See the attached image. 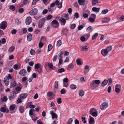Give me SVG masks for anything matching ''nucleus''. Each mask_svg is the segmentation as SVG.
I'll list each match as a JSON object with an SVG mask.
<instances>
[{"label": "nucleus", "instance_id": "obj_1", "mask_svg": "<svg viewBox=\"0 0 124 124\" xmlns=\"http://www.w3.org/2000/svg\"><path fill=\"white\" fill-rule=\"evenodd\" d=\"M59 21L61 24L62 25H64L66 23V20L69 19V15L68 14H63L61 16V17H59Z\"/></svg>", "mask_w": 124, "mask_h": 124}, {"label": "nucleus", "instance_id": "obj_2", "mask_svg": "<svg viewBox=\"0 0 124 124\" xmlns=\"http://www.w3.org/2000/svg\"><path fill=\"white\" fill-rule=\"evenodd\" d=\"M51 24L53 27L57 28L59 26V23L57 21L55 20H53L51 23Z\"/></svg>", "mask_w": 124, "mask_h": 124}, {"label": "nucleus", "instance_id": "obj_3", "mask_svg": "<svg viewBox=\"0 0 124 124\" xmlns=\"http://www.w3.org/2000/svg\"><path fill=\"white\" fill-rule=\"evenodd\" d=\"M46 19L45 18H42L40 20L38 23V27L39 28H41L45 23Z\"/></svg>", "mask_w": 124, "mask_h": 124}, {"label": "nucleus", "instance_id": "obj_4", "mask_svg": "<svg viewBox=\"0 0 124 124\" xmlns=\"http://www.w3.org/2000/svg\"><path fill=\"white\" fill-rule=\"evenodd\" d=\"M7 27V23L5 21H3L0 24V28L3 30L5 29Z\"/></svg>", "mask_w": 124, "mask_h": 124}, {"label": "nucleus", "instance_id": "obj_5", "mask_svg": "<svg viewBox=\"0 0 124 124\" xmlns=\"http://www.w3.org/2000/svg\"><path fill=\"white\" fill-rule=\"evenodd\" d=\"M38 9L36 8L33 9L29 12V14L31 15H35L38 13Z\"/></svg>", "mask_w": 124, "mask_h": 124}, {"label": "nucleus", "instance_id": "obj_6", "mask_svg": "<svg viewBox=\"0 0 124 124\" xmlns=\"http://www.w3.org/2000/svg\"><path fill=\"white\" fill-rule=\"evenodd\" d=\"M108 104L106 102H104L101 104L100 106V108L102 110L105 109L108 106Z\"/></svg>", "mask_w": 124, "mask_h": 124}, {"label": "nucleus", "instance_id": "obj_7", "mask_svg": "<svg viewBox=\"0 0 124 124\" xmlns=\"http://www.w3.org/2000/svg\"><path fill=\"white\" fill-rule=\"evenodd\" d=\"M68 32V30L67 27L63 28L61 31V34L62 35H67Z\"/></svg>", "mask_w": 124, "mask_h": 124}, {"label": "nucleus", "instance_id": "obj_8", "mask_svg": "<svg viewBox=\"0 0 124 124\" xmlns=\"http://www.w3.org/2000/svg\"><path fill=\"white\" fill-rule=\"evenodd\" d=\"M69 80L67 78H64L63 80V86L67 87L68 86Z\"/></svg>", "mask_w": 124, "mask_h": 124}, {"label": "nucleus", "instance_id": "obj_9", "mask_svg": "<svg viewBox=\"0 0 124 124\" xmlns=\"http://www.w3.org/2000/svg\"><path fill=\"white\" fill-rule=\"evenodd\" d=\"M10 84L11 88L15 87L17 85L16 82L15 80L13 79H12L11 80Z\"/></svg>", "mask_w": 124, "mask_h": 124}, {"label": "nucleus", "instance_id": "obj_10", "mask_svg": "<svg viewBox=\"0 0 124 124\" xmlns=\"http://www.w3.org/2000/svg\"><path fill=\"white\" fill-rule=\"evenodd\" d=\"M32 22V19L31 17H27L25 20V23L27 25H29Z\"/></svg>", "mask_w": 124, "mask_h": 124}, {"label": "nucleus", "instance_id": "obj_11", "mask_svg": "<svg viewBox=\"0 0 124 124\" xmlns=\"http://www.w3.org/2000/svg\"><path fill=\"white\" fill-rule=\"evenodd\" d=\"M53 95V93L50 92H48L46 94L48 100H50L53 99V98H51V97Z\"/></svg>", "mask_w": 124, "mask_h": 124}, {"label": "nucleus", "instance_id": "obj_12", "mask_svg": "<svg viewBox=\"0 0 124 124\" xmlns=\"http://www.w3.org/2000/svg\"><path fill=\"white\" fill-rule=\"evenodd\" d=\"M26 72L25 69H23L21 70L19 72V74L22 76H24L26 75Z\"/></svg>", "mask_w": 124, "mask_h": 124}, {"label": "nucleus", "instance_id": "obj_13", "mask_svg": "<svg viewBox=\"0 0 124 124\" xmlns=\"http://www.w3.org/2000/svg\"><path fill=\"white\" fill-rule=\"evenodd\" d=\"M108 53V52L105 49H103L101 51V53L104 56H106Z\"/></svg>", "mask_w": 124, "mask_h": 124}, {"label": "nucleus", "instance_id": "obj_14", "mask_svg": "<svg viewBox=\"0 0 124 124\" xmlns=\"http://www.w3.org/2000/svg\"><path fill=\"white\" fill-rule=\"evenodd\" d=\"M110 19L107 17H105L103 18L102 21V23H108L110 21Z\"/></svg>", "mask_w": 124, "mask_h": 124}, {"label": "nucleus", "instance_id": "obj_15", "mask_svg": "<svg viewBox=\"0 0 124 124\" xmlns=\"http://www.w3.org/2000/svg\"><path fill=\"white\" fill-rule=\"evenodd\" d=\"M97 87H98L101 82V81L99 80H94L93 81Z\"/></svg>", "mask_w": 124, "mask_h": 124}, {"label": "nucleus", "instance_id": "obj_16", "mask_svg": "<svg viewBox=\"0 0 124 124\" xmlns=\"http://www.w3.org/2000/svg\"><path fill=\"white\" fill-rule=\"evenodd\" d=\"M90 86L92 89H94L97 87L93 81L90 83Z\"/></svg>", "mask_w": 124, "mask_h": 124}, {"label": "nucleus", "instance_id": "obj_17", "mask_svg": "<svg viewBox=\"0 0 124 124\" xmlns=\"http://www.w3.org/2000/svg\"><path fill=\"white\" fill-rule=\"evenodd\" d=\"M0 111L2 112L7 113L8 112L9 110L7 108L4 107H2L0 108Z\"/></svg>", "mask_w": 124, "mask_h": 124}, {"label": "nucleus", "instance_id": "obj_18", "mask_svg": "<svg viewBox=\"0 0 124 124\" xmlns=\"http://www.w3.org/2000/svg\"><path fill=\"white\" fill-rule=\"evenodd\" d=\"M119 85L118 84L116 85L115 86V91L116 93H118L120 92L121 90L120 89L118 88Z\"/></svg>", "mask_w": 124, "mask_h": 124}, {"label": "nucleus", "instance_id": "obj_19", "mask_svg": "<svg viewBox=\"0 0 124 124\" xmlns=\"http://www.w3.org/2000/svg\"><path fill=\"white\" fill-rule=\"evenodd\" d=\"M27 96V94L26 93H23L20 95V97L21 99H24Z\"/></svg>", "mask_w": 124, "mask_h": 124}, {"label": "nucleus", "instance_id": "obj_20", "mask_svg": "<svg viewBox=\"0 0 124 124\" xmlns=\"http://www.w3.org/2000/svg\"><path fill=\"white\" fill-rule=\"evenodd\" d=\"M108 82V81L107 80L105 79L101 83V85L102 87H104L106 85Z\"/></svg>", "mask_w": 124, "mask_h": 124}, {"label": "nucleus", "instance_id": "obj_21", "mask_svg": "<svg viewBox=\"0 0 124 124\" xmlns=\"http://www.w3.org/2000/svg\"><path fill=\"white\" fill-rule=\"evenodd\" d=\"M27 40H28L30 41L32 39V36L31 34L29 33L28 34L27 36Z\"/></svg>", "mask_w": 124, "mask_h": 124}, {"label": "nucleus", "instance_id": "obj_22", "mask_svg": "<svg viewBox=\"0 0 124 124\" xmlns=\"http://www.w3.org/2000/svg\"><path fill=\"white\" fill-rule=\"evenodd\" d=\"M22 89V88L20 86H17L15 88V90H16V92L17 93H19Z\"/></svg>", "mask_w": 124, "mask_h": 124}, {"label": "nucleus", "instance_id": "obj_23", "mask_svg": "<svg viewBox=\"0 0 124 124\" xmlns=\"http://www.w3.org/2000/svg\"><path fill=\"white\" fill-rule=\"evenodd\" d=\"M90 119L89 121V123L90 124H94V120L93 118L91 117V116H90Z\"/></svg>", "mask_w": 124, "mask_h": 124}, {"label": "nucleus", "instance_id": "obj_24", "mask_svg": "<svg viewBox=\"0 0 124 124\" xmlns=\"http://www.w3.org/2000/svg\"><path fill=\"white\" fill-rule=\"evenodd\" d=\"M15 48V47L14 46H11L8 49V51L9 53H11L14 51Z\"/></svg>", "mask_w": 124, "mask_h": 124}, {"label": "nucleus", "instance_id": "obj_25", "mask_svg": "<svg viewBox=\"0 0 124 124\" xmlns=\"http://www.w3.org/2000/svg\"><path fill=\"white\" fill-rule=\"evenodd\" d=\"M85 0H78V2L81 5H83L84 4Z\"/></svg>", "mask_w": 124, "mask_h": 124}, {"label": "nucleus", "instance_id": "obj_26", "mask_svg": "<svg viewBox=\"0 0 124 124\" xmlns=\"http://www.w3.org/2000/svg\"><path fill=\"white\" fill-rule=\"evenodd\" d=\"M65 70L64 69L62 68L58 69L57 72L58 73H61L65 71Z\"/></svg>", "mask_w": 124, "mask_h": 124}, {"label": "nucleus", "instance_id": "obj_27", "mask_svg": "<svg viewBox=\"0 0 124 124\" xmlns=\"http://www.w3.org/2000/svg\"><path fill=\"white\" fill-rule=\"evenodd\" d=\"M24 109L23 107L22 106H20L19 108V111L21 113H23L24 112Z\"/></svg>", "mask_w": 124, "mask_h": 124}, {"label": "nucleus", "instance_id": "obj_28", "mask_svg": "<svg viewBox=\"0 0 124 124\" xmlns=\"http://www.w3.org/2000/svg\"><path fill=\"white\" fill-rule=\"evenodd\" d=\"M100 8H97L96 7H94L93 8L92 10L94 12H98L100 10Z\"/></svg>", "mask_w": 124, "mask_h": 124}, {"label": "nucleus", "instance_id": "obj_29", "mask_svg": "<svg viewBox=\"0 0 124 124\" xmlns=\"http://www.w3.org/2000/svg\"><path fill=\"white\" fill-rule=\"evenodd\" d=\"M32 103L31 102H29L28 103V105L29 107L30 108H34L35 107V106L31 104Z\"/></svg>", "mask_w": 124, "mask_h": 124}, {"label": "nucleus", "instance_id": "obj_30", "mask_svg": "<svg viewBox=\"0 0 124 124\" xmlns=\"http://www.w3.org/2000/svg\"><path fill=\"white\" fill-rule=\"evenodd\" d=\"M7 100V97L6 96H4L3 98H1V101L2 102H6Z\"/></svg>", "mask_w": 124, "mask_h": 124}, {"label": "nucleus", "instance_id": "obj_31", "mask_svg": "<svg viewBox=\"0 0 124 124\" xmlns=\"http://www.w3.org/2000/svg\"><path fill=\"white\" fill-rule=\"evenodd\" d=\"M99 1L98 0H93L92 1V4L93 6H94L98 3Z\"/></svg>", "mask_w": 124, "mask_h": 124}, {"label": "nucleus", "instance_id": "obj_32", "mask_svg": "<svg viewBox=\"0 0 124 124\" xmlns=\"http://www.w3.org/2000/svg\"><path fill=\"white\" fill-rule=\"evenodd\" d=\"M74 66L73 64L71 63L68 65L67 69L68 70H72Z\"/></svg>", "mask_w": 124, "mask_h": 124}, {"label": "nucleus", "instance_id": "obj_33", "mask_svg": "<svg viewBox=\"0 0 124 124\" xmlns=\"http://www.w3.org/2000/svg\"><path fill=\"white\" fill-rule=\"evenodd\" d=\"M79 94L80 96H83L84 94V92L82 90H80L79 91Z\"/></svg>", "mask_w": 124, "mask_h": 124}, {"label": "nucleus", "instance_id": "obj_34", "mask_svg": "<svg viewBox=\"0 0 124 124\" xmlns=\"http://www.w3.org/2000/svg\"><path fill=\"white\" fill-rule=\"evenodd\" d=\"M98 35V34L97 33H95L92 37V39L93 40L95 39Z\"/></svg>", "mask_w": 124, "mask_h": 124}, {"label": "nucleus", "instance_id": "obj_35", "mask_svg": "<svg viewBox=\"0 0 124 124\" xmlns=\"http://www.w3.org/2000/svg\"><path fill=\"white\" fill-rule=\"evenodd\" d=\"M10 94L12 96H14V97H15L16 96V94L17 93L16 92V91H13L11 92Z\"/></svg>", "mask_w": 124, "mask_h": 124}, {"label": "nucleus", "instance_id": "obj_36", "mask_svg": "<svg viewBox=\"0 0 124 124\" xmlns=\"http://www.w3.org/2000/svg\"><path fill=\"white\" fill-rule=\"evenodd\" d=\"M41 66V65L40 64L37 63L35 65V69H38L39 68H40Z\"/></svg>", "mask_w": 124, "mask_h": 124}, {"label": "nucleus", "instance_id": "obj_37", "mask_svg": "<svg viewBox=\"0 0 124 124\" xmlns=\"http://www.w3.org/2000/svg\"><path fill=\"white\" fill-rule=\"evenodd\" d=\"M63 51L61 50L60 53H59L58 56L60 58H62V55Z\"/></svg>", "mask_w": 124, "mask_h": 124}, {"label": "nucleus", "instance_id": "obj_38", "mask_svg": "<svg viewBox=\"0 0 124 124\" xmlns=\"http://www.w3.org/2000/svg\"><path fill=\"white\" fill-rule=\"evenodd\" d=\"M53 48V46L51 44H49L48 46L47 51L49 52Z\"/></svg>", "mask_w": 124, "mask_h": 124}, {"label": "nucleus", "instance_id": "obj_39", "mask_svg": "<svg viewBox=\"0 0 124 124\" xmlns=\"http://www.w3.org/2000/svg\"><path fill=\"white\" fill-rule=\"evenodd\" d=\"M9 9L12 11H14L16 9L15 6L13 5L10 6Z\"/></svg>", "mask_w": 124, "mask_h": 124}, {"label": "nucleus", "instance_id": "obj_40", "mask_svg": "<svg viewBox=\"0 0 124 124\" xmlns=\"http://www.w3.org/2000/svg\"><path fill=\"white\" fill-rule=\"evenodd\" d=\"M112 49V47L111 46H108L105 49L108 53L110 51H111Z\"/></svg>", "mask_w": 124, "mask_h": 124}, {"label": "nucleus", "instance_id": "obj_41", "mask_svg": "<svg viewBox=\"0 0 124 124\" xmlns=\"http://www.w3.org/2000/svg\"><path fill=\"white\" fill-rule=\"evenodd\" d=\"M58 81H55V83H54V87L55 88H56V89H57L58 88Z\"/></svg>", "mask_w": 124, "mask_h": 124}, {"label": "nucleus", "instance_id": "obj_42", "mask_svg": "<svg viewBox=\"0 0 124 124\" xmlns=\"http://www.w3.org/2000/svg\"><path fill=\"white\" fill-rule=\"evenodd\" d=\"M15 105H12L9 107V109L11 111L15 109Z\"/></svg>", "mask_w": 124, "mask_h": 124}, {"label": "nucleus", "instance_id": "obj_43", "mask_svg": "<svg viewBox=\"0 0 124 124\" xmlns=\"http://www.w3.org/2000/svg\"><path fill=\"white\" fill-rule=\"evenodd\" d=\"M4 82L5 85H6L7 86L9 85V80L8 79H7L6 80L5 79V78H4Z\"/></svg>", "mask_w": 124, "mask_h": 124}, {"label": "nucleus", "instance_id": "obj_44", "mask_svg": "<svg viewBox=\"0 0 124 124\" xmlns=\"http://www.w3.org/2000/svg\"><path fill=\"white\" fill-rule=\"evenodd\" d=\"M70 88L72 89H75L77 87L74 84H71L70 86Z\"/></svg>", "mask_w": 124, "mask_h": 124}, {"label": "nucleus", "instance_id": "obj_45", "mask_svg": "<svg viewBox=\"0 0 124 124\" xmlns=\"http://www.w3.org/2000/svg\"><path fill=\"white\" fill-rule=\"evenodd\" d=\"M62 42L60 40H59L57 42V44H56V46L58 47L60 46L61 45Z\"/></svg>", "mask_w": 124, "mask_h": 124}, {"label": "nucleus", "instance_id": "obj_46", "mask_svg": "<svg viewBox=\"0 0 124 124\" xmlns=\"http://www.w3.org/2000/svg\"><path fill=\"white\" fill-rule=\"evenodd\" d=\"M88 49L87 47L86 46H84L82 48V50L83 51H86Z\"/></svg>", "mask_w": 124, "mask_h": 124}, {"label": "nucleus", "instance_id": "obj_47", "mask_svg": "<svg viewBox=\"0 0 124 124\" xmlns=\"http://www.w3.org/2000/svg\"><path fill=\"white\" fill-rule=\"evenodd\" d=\"M92 27L91 26H89L86 29V30L88 31V32H92L93 31L92 29Z\"/></svg>", "mask_w": 124, "mask_h": 124}, {"label": "nucleus", "instance_id": "obj_48", "mask_svg": "<svg viewBox=\"0 0 124 124\" xmlns=\"http://www.w3.org/2000/svg\"><path fill=\"white\" fill-rule=\"evenodd\" d=\"M5 78L6 80L7 79L9 80L12 78V76L10 74H9L8 75L7 77H5Z\"/></svg>", "mask_w": 124, "mask_h": 124}, {"label": "nucleus", "instance_id": "obj_49", "mask_svg": "<svg viewBox=\"0 0 124 124\" xmlns=\"http://www.w3.org/2000/svg\"><path fill=\"white\" fill-rule=\"evenodd\" d=\"M80 40L84 42L86 41L87 40V39L85 38L84 36H82L80 38Z\"/></svg>", "mask_w": 124, "mask_h": 124}, {"label": "nucleus", "instance_id": "obj_50", "mask_svg": "<svg viewBox=\"0 0 124 124\" xmlns=\"http://www.w3.org/2000/svg\"><path fill=\"white\" fill-rule=\"evenodd\" d=\"M57 102L58 104H60L62 103L61 99L60 98H59L57 99Z\"/></svg>", "mask_w": 124, "mask_h": 124}, {"label": "nucleus", "instance_id": "obj_51", "mask_svg": "<svg viewBox=\"0 0 124 124\" xmlns=\"http://www.w3.org/2000/svg\"><path fill=\"white\" fill-rule=\"evenodd\" d=\"M91 114L93 116L96 117L97 116V111H96L94 112H93Z\"/></svg>", "mask_w": 124, "mask_h": 124}, {"label": "nucleus", "instance_id": "obj_52", "mask_svg": "<svg viewBox=\"0 0 124 124\" xmlns=\"http://www.w3.org/2000/svg\"><path fill=\"white\" fill-rule=\"evenodd\" d=\"M15 22L16 24L17 25H18L20 24L21 22L19 21L18 19H16L15 20Z\"/></svg>", "mask_w": 124, "mask_h": 124}, {"label": "nucleus", "instance_id": "obj_53", "mask_svg": "<svg viewBox=\"0 0 124 124\" xmlns=\"http://www.w3.org/2000/svg\"><path fill=\"white\" fill-rule=\"evenodd\" d=\"M96 111V109H95V108H92L90 109V113L91 114L93 112H94L95 111Z\"/></svg>", "mask_w": 124, "mask_h": 124}, {"label": "nucleus", "instance_id": "obj_54", "mask_svg": "<svg viewBox=\"0 0 124 124\" xmlns=\"http://www.w3.org/2000/svg\"><path fill=\"white\" fill-rule=\"evenodd\" d=\"M76 26V25L75 24H72L70 25V28L72 30L73 29L75 28Z\"/></svg>", "mask_w": 124, "mask_h": 124}, {"label": "nucleus", "instance_id": "obj_55", "mask_svg": "<svg viewBox=\"0 0 124 124\" xmlns=\"http://www.w3.org/2000/svg\"><path fill=\"white\" fill-rule=\"evenodd\" d=\"M72 121V119L71 118H70L69 119L67 123H68V124H71Z\"/></svg>", "mask_w": 124, "mask_h": 124}, {"label": "nucleus", "instance_id": "obj_56", "mask_svg": "<svg viewBox=\"0 0 124 124\" xmlns=\"http://www.w3.org/2000/svg\"><path fill=\"white\" fill-rule=\"evenodd\" d=\"M89 19L91 23L94 22L95 19V18L92 17H89Z\"/></svg>", "mask_w": 124, "mask_h": 124}, {"label": "nucleus", "instance_id": "obj_57", "mask_svg": "<svg viewBox=\"0 0 124 124\" xmlns=\"http://www.w3.org/2000/svg\"><path fill=\"white\" fill-rule=\"evenodd\" d=\"M35 111L34 109H30L29 111V114L30 116L32 115L33 114V111Z\"/></svg>", "mask_w": 124, "mask_h": 124}, {"label": "nucleus", "instance_id": "obj_58", "mask_svg": "<svg viewBox=\"0 0 124 124\" xmlns=\"http://www.w3.org/2000/svg\"><path fill=\"white\" fill-rule=\"evenodd\" d=\"M47 65L50 69H53V65L52 63H48V64Z\"/></svg>", "mask_w": 124, "mask_h": 124}, {"label": "nucleus", "instance_id": "obj_59", "mask_svg": "<svg viewBox=\"0 0 124 124\" xmlns=\"http://www.w3.org/2000/svg\"><path fill=\"white\" fill-rule=\"evenodd\" d=\"M30 54L32 55H34L35 54V52L34 50L31 49L30 52Z\"/></svg>", "mask_w": 124, "mask_h": 124}, {"label": "nucleus", "instance_id": "obj_60", "mask_svg": "<svg viewBox=\"0 0 124 124\" xmlns=\"http://www.w3.org/2000/svg\"><path fill=\"white\" fill-rule=\"evenodd\" d=\"M17 32V30L15 29H13L11 31V33L13 34H15Z\"/></svg>", "mask_w": 124, "mask_h": 124}, {"label": "nucleus", "instance_id": "obj_61", "mask_svg": "<svg viewBox=\"0 0 124 124\" xmlns=\"http://www.w3.org/2000/svg\"><path fill=\"white\" fill-rule=\"evenodd\" d=\"M108 11V10L107 9H106L105 10H103L101 12V13L103 14H105L107 13Z\"/></svg>", "mask_w": 124, "mask_h": 124}, {"label": "nucleus", "instance_id": "obj_62", "mask_svg": "<svg viewBox=\"0 0 124 124\" xmlns=\"http://www.w3.org/2000/svg\"><path fill=\"white\" fill-rule=\"evenodd\" d=\"M52 116V118L53 119L54 118H56L57 117V115L55 113Z\"/></svg>", "mask_w": 124, "mask_h": 124}, {"label": "nucleus", "instance_id": "obj_63", "mask_svg": "<svg viewBox=\"0 0 124 124\" xmlns=\"http://www.w3.org/2000/svg\"><path fill=\"white\" fill-rule=\"evenodd\" d=\"M76 62L77 64L78 65H81L82 64L81 62L79 59H78L76 60Z\"/></svg>", "mask_w": 124, "mask_h": 124}, {"label": "nucleus", "instance_id": "obj_64", "mask_svg": "<svg viewBox=\"0 0 124 124\" xmlns=\"http://www.w3.org/2000/svg\"><path fill=\"white\" fill-rule=\"evenodd\" d=\"M82 16L84 18H87L88 17V14L86 13H84L83 14Z\"/></svg>", "mask_w": 124, "mask_h": 124}]
</instances>
